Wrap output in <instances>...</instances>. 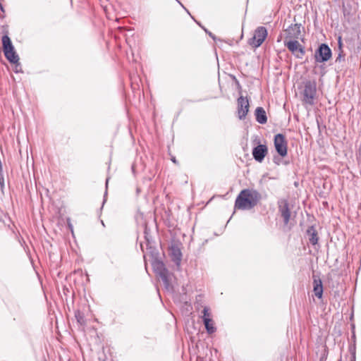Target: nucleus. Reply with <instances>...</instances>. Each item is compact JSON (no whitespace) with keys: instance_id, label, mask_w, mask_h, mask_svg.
<instances>
[{"instance_id":"4468645a","label":"nucleus","mask_w":361,"mask_h":361,"mask_svg":"<svg viewBox=\"0 0 361 361\" xmlns=\"http://www.w3.org/2000/svg\"><path fill=\"white\" fill-rule=\"evenodd\" d=\"M313 284V291L314 293L315 296H317L319 298H322L323 294V286L322 281L320 279H314Z\"/></svg>"},{"instance_id":"f03ea898","label":"nucleus","mask_w":361,"mask_h":361,"mask_svg":"<svg viewBox=\"0 0 361 361\" xmlns=\"http://www.w3.org/2000/svg\"><path fill=\"white\" fill-rule=\"evenodd\" d=\"M152 267L157 274L161 279L166 288L169 290L171 289V276L169 271L166 269L164 264L161 261L155 259L152 262Z\"/></svg>"},{"instance_id":"6e6552de","label":"nucleus","mask_w":361,"mask_h":361,"mask_svg":"<svg viewBox=\"0 0 361 361\" xmlns=\"http://www.w3.org/2000/svg\"><path fill=\"white\" fill-rule=\"evenodd\" d=\"M274 147L276 152L281 157L287 154V144L285 137L282 134H277L274 137Z\"/></svg>"},{"instance_id":"9b49d317","label":"nucleus","mask_w":361,"mask_h":361,"mask_svg":"<svg viewBox=\"0 0 361 361\" xmlns=\"http://www.w3.org/2000/svg\"><path fill=\"white\" fill-rule=\"evenodd\" d=\"M286 37L285 39H298L300 35V26L298 24L290 25L286 30Z\"/></svg>"},{"instance_id":"423d86ee","label":"nucleus","mask_w":361,"mask_h":361,"mask_svg":"<svg viewBox=\"0 0 361 361\" xmlns=\"http://www.w3.org/2000/svg\"><path fill=\"white\" fill-rule=\"evenodd\" d=\"M331 56V51L330 48L325 44H322L314 54L317 62L327 61Z\"/></svg>"},{"instance_id":"39448f33","label":"nucleus","mask_w":361,"mask_h":361,"mask_svg":"<svg viewBox=\"0 0 361 361\" xmlns=\"http://www.w3.org/2000/svg\"><path fill=\"white\" fill-rule=\"evenodd\" d=\"M284 44L298 59H302L304 54V48L295 39H285Z\"/></svg>"},{"instance_id":"f257e3e1","label":"nucleus","mask_w":361,"mask_h":361,"mask_svg":"<svg viewBox=\"0 0 361 361\" xmlns=\"http://www.w3.org/2000/svg\"><path fill=\"white\" fill-rule=\"evenodd\" d=\"M260 195L255 190H243L238 195L235 208L241 210H248L253 208L259 201Z\"/></svg>"},{"instance_id":"2eb2a0df","label":"nucleus","mask_w":361,"mask_h":361,"mask_svg":"<svg viewBox=\"0 0 361 361\" xmlns=\"http://www.w3.org/2000/svg\"><path fill=\"white\" fill-rule=\"evenodd\" d=\"M171 254L176 263L179 264L182 256L180 249L177 247L172 246L171 248Z\"/></svg>"},{"instance_id":"a211bd4d","label":"nucleus","mask_w":361,"mask_h":361,"mask_svg":"<svg viewBox=\"0 0 361 361\" xmlns=\"http://www.w3.org/2000/svg\"><path fill=\"white\" fill-rule=\"evenodd\" d=\"M202 319H203V322H204V319H211V315H210V312H209V309L207 307H204L203 310H202Z\"/></svg>"},{"instance_id":"1a4fd4ad","label":"nucleus","mask_w":361,"mask_h":361,"mask_svg":"<svg viewBox=\"0 0 361 361\" xmlns=\"http://www.w3.org/2000/svg\"><path fill=\"white\" fill-rule=\"evenodd\" d=\"M249 111L248 99L243 96L238 99V116L242 120L244 119Z\"/></svg>"},{"instance_id":"dca6fc26","label":"nucleus","mask_w":361,"mask_h":361,"mask_svg":"<svg viewBox=\"0 0 361 361\" xmlns=\"http://www.w3.org/2000/svg\"><path fill=\"white\" fill-rule=\"evenodd\" d=\"M204 324L208 334H212L215 332L216 328L212 319H205Z\"/></svg>"},{"instance_id":"f3484780","label":"nucleus","mask_w":361,"mask_h":361,"mask_svg":"<svg viewBox=\"0 0 361 361\" xmlns=\"http://www.w3.org/2000/svg\"><path fill=\"white\" fill-rule=\"evenodd\" d=\"M307 233L310 235V242L312 245L317 244V241H318V238L317 237V233L315 232V230L314 228H311L310 229H309L307 231Z\"/></svg>"},{"instance_id":"20e7f679","label":"nucleus","mask_w":361,"mask_h":361,"mask_svg":"<svg viewBox=\"0 0 361 361\" xmlns=\"http://www.w3.org/2000/svg\"><path fill=\"white\" fill-rule=\"evenodd\" d=\"M267 36V31L264 27L256 29L254 36L249 40V44L253 47H259Z\"/></svg>"},{"instance_id":"5701e85b","label":"nucleus","mask_w":361,"mask_h":361,"mask_svg":"<svg viewBox=\"0 0 361 361\" xmlns=\"http://www.w3.org/2000/svg\"><path fill=\"white\" fill-rule=\"evenodd\" d=\"M69 227H70V228L71 230V232L73 233V228H72V226L71 225H69Z\"/></svg>"},{"instance_id":"ddd939ff","label":"nucleus","mask_w":361,"mask_h":361,"mask_svg":"<svg viewBox=\"0 0 361 361\" xmlns=\"http://www.w3.org/2000/svg\"><path fill=\"white\" fill-rule=\"evenodd\" d=\"M255 116L257 121L261 124H264L267 121L266 112L262 107H257L256 109Z\"/></svg>"},{"instance_id":"b1692460","label":"nucleus","mask_w":361,"mask_h":361,"mask_svg":"<svg viewBox=\"0 0 361 361\" xmlns=\"http://www.w3.org/2000/svg\"><path fill=\"white\" fill-rule=\"evenodd\" d=\"M108 182H109V179H106V185H108Z\"/></svg>"},{"instance_id":"aec40b11","label":"nucleus","mask_w":361,"mask_h":361,"mask_svg":"<svg viewBox=\"0 0 361 361\" xmlns=\"http://www.w3.org/2000/svg\"><path fill=\"white\" fill-rule=\"evenodd\" d=\"M0 185L1 186H3V185H4V178L3 177H0Z\"/></svg>"},{"instance_id":"9d476101","label":"nucleus","mask_w":361,"mask_h":361,"mask_svg":"<svg viewBox=\"0 0 361 361\" xmlns=\"http://www.w3.org/2000/svg\"><path fill=\"white\" fill-rule=\"evenodd\" d=\"M267 147L265 145H259L252 150L254 159L259 162H262L267 154Z\"/></svg>"},{"instance_id":"0eeeda50","label":"nucleus","mask_w":361,"mask_h":361,"mask_svg":"<svg viewBox=\"0 0 361 361\" xmlns=\"http://www.w3.org/2000/svg\"><path fill=\"white\" fill-rule=\"evenodd\" d=\"M316 94V84L314 82L307 81L305 84L304 101L307 104H312Z\"/></svg>"},{"instance_id":"6ab92c4d","label":"nucleus","mask_w":361,"mask_h":361,"mask_svg":"<svg viewBox=\"0 0 361 361\" xmlns=\"http://www.w3.org/2000/svg\"><path fill=\"white\" fill-rule=\"evenodd\" d=\"M15 64H16L15 71H16V73H18V72H19V71H20V65H19L18 62V63H15Z\"/></svg>"},{"instance_id":"412c9836","label":"nucleus","mask_w":361,"mask_h":361,"mask_svg":"<svg viewBox=\"0 0 361 361\" xmlns=\"http://www.w3.org/2000/svg\"><path fill=\"white\" fill-rule=\"evenodd\" d=\"M209 35L212 37L214 40H216V37L211 32H209Z\"/></svg>"},{"instance_id":"f8f14e48","label":"nucleus","mask_w":361,"mask_h":361,"mask_svg":"<svg viewBox=\"0 0 361 361\" xmlns=\"http://www.w3.org/2000/svg\"><path fill=\"white\" fill-rule=\"evenodd\" d=\"M279 210L282 217L283 218L284 224H287L290 220V212L286 201H283L281 203L279 206Z\"/></svg>"},{"instance_id":"4be33fe9","label":"nucleus","mask_w":361,"mask_h":361,"mask_svg":"<svg viewBox=\"0 0 361 361\" xmlns=\"http://www.w3.org/2000/svg\"><path fill=\"white\" fill-rule=\"evenodd\" d=\"M338 44H339V46L341 47V37H338Z\"/></svg>"},{"instance_id":"393cba45","label":"nucleus","mask_w":361,"mask_h":361,"mask_svg":"<svg viewBox=\"0 0 361 361\" xmlns=\"http://www.w3.org/2000/svg\"><path fill=\"white\" fill-rule=\"evenodd\" d=\"M172 161L175 163L176 162V159L174 158L172 159Z\"/></svg>"},{"instance_id":"7ed1b4c3","label":"nucleus","mask_w":361,"mask_h":361,"mask_svg":"<svg viewBox=\"0 0 361 361\" xmlns=\"http://www.w3.org/2000/svg\"><path fill=\"white\" fill-rule=\"evenodd\" d=\"M3 50L6 58L12 63H16L19 57L14 50L11 39L7 35L2 37Z\"/></svg>"}]
</instances>
